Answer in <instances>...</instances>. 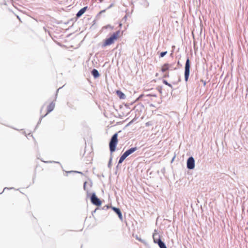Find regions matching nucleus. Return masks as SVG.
Wrapping results in <instances>:
<instances>
[{
	"label": "nucleus",
	"instance_id": "f03ea898",
	"mask_svg": "<svg viewBox=\"0 0 248 248\" xmlns=\"http://www.w3.org/2000/svg\"><path fill=\"white\" fill-rule=\"evenodd\" d=\"M120 32V31H118L114 32L109 38L106 39L103 45V46H109L114 43V41L117 39Z\"/></svg>",
	"mask_w": 248,
	"mask_h": 248
},
{
	"label": "nucleus",
	"instance_id": "393cba45",
	"mask_svg": "<svg viewBox=\"0 0 248 248\" xmlns=\"http://www.w3.org/2000/svg\"><path fill=\"white\" fill-rule=\"evenodd\" d=\"M14 188L13 187H10V188H8V187H5L4 188L2 192H1V193H0V194H1L5 189H13Z\"/></svg>",
	"mask_w": 248,
	"mask_h": 248
},
{
	"label": "nucleus",
	"instance_id": "7c9ffc66",
	"mask_svg": "<svg viewBox=\"0 0 248 248\" xmlns=\"http://www.w3.org/2000/svg\"><path fill=\"white\" fill-rule=\"evenodd\" d=\"M126 19H127V16H126V15H125V16L123 18V20H125H125H126Z\"/></svg>",
	"mask_w": 248,
	"mask_h": 248
},
{
	"label": "nucleus",
	"instance_id": "423d86ee",
	"mask_svg": "<svg viewBox=\"0 0 248 248\" xmlns=\"http://www.w3.org/2000/svg\"><path fill=\"white\" fill-rule=\"evenodd\" d=\"M187 168L189 170H192L195 167V160L192 156L189 157L186 162Z\"/></svg>",
	"mask_w": 248,
	"mask_h": 248
},
{
	"label": "nucleus",
	"instance_id": "412c9836",
	"mask_svg": "<svg viewBox=\"0 0 248 248\" xmlns=\"http://www.w3.org/2000/svg\"><path fill=\"white\" fill-rule=\"evenodd\" d=\"M44 117H45L44 115L41 116V117L40 118V119H39V121L38 122L37 126H38L41 123L43 118H44Z\"/></svg>",
	"mask_w": 248,
	"mask_h": 248
},
{
	"label": "nucleus",
	"instance_id": "6ab92c4d",
	"mask_svg": "<svg viewBox=\"0 0 248 248\" xmlns=\"http://www.w3.org/2000/svg\"><path fill=\"white\" fill-rule=\"evenodd\" d=\"M167 51L161 52L160 54V57H163L167 54Z\"/></svg>",
	"mask_w": 248,
	"mask_h": 248
},
{
	"label": "nucleus",
	"instance_id": "39448f33",
	"mask_svg": "<svg viewBox=\"0 0 248 248\" xmlns=\"http://www.w3.org/2000/svg\"><path fill=\"white\" fill-rule=\"evenodd\" d=\"M91 202L96 206H100L101 204V200L96 196L95 193L94 192H93L91 197Z\"/></svg>",
	"mask_w": 248,
	"mask_h": 248
},
{
	"label": "nucleus",
	"instance_id": "a211bd4d",
	"mask_svg": "<svg viewBox=\"0 0 248 248\" xmlns=\"http://www.w3.org/2000/svg\"><path fill=\"white\" fill-rule=\"evenodd\" d=\"M163 83L164 84H165V85L168 86L169 87H170L171 88H172V85L169 83V82H168V81L165 79H163V81H162Z\"/></svg>",
	"mask_w": 248,
	"mask_h": 248
},
{
	"label": "nucleus",
	"instance_id": "f3484780",
	"mask_svg": "<svg viewBox=\"0 0 248 248\" xmlns=\"http://www.w3.org/2000/svg\"><path fill=\"white\" fill-rule=\"evenodd\" d=\"M174 63H171V64H169V69H170L171 70L177 69V67H174Z\"/></svg>",
	"mask_w": 248,
	"mask_h": 248
},
{
	"label": "nucleus",
	"instance_id": "9b49d317",
	"mask_svg": "<svg viewBox=\"0 0 248 248\" xmlns=\"http://www.w3.org/2000/svg\"><path fill=\"white\" fill-rule=\"evenodd\" d=\"M91 73H92V75L94 77V78H98L100 76V74H99L98 70L96 69H93L91 72Z\"/></svg>",
	"mask_w": 248,
	"mask_h": 248
},
{
	"label": "nucleus",
	"instance_id": "ddd939ff",
	"mask_svg": "<svg viewBox=\"0 0 248 248\" xmlns=\"http://www.w3.org/2000/svg\"><path fill=\"white\" fill-rule=\"evenodd\" d=\"M160 248H167L166 244L161 239L158 240V243H157Z\"/></svg>",
	"mask_w": 248,
	"mask_h": 248
},
{
	"label": "nucleus",
	"instance_id": "b1692460",
	"mask_svg": "<svg viewBox=\"0 0 248 248\" xmlns=\"http://www.w3.org/2000/svg\"><path fill=\"white\" fill-rule=\"evenodd\" d=\"M44 162H46V163H58V164H60V163L59 162H57V161H44Z\"/></svg>",
	"mask_w": 248,
	"mask_h": 248
},
{
	"label": "nucleus",
	"instance_id": "6e6552de",
	"mask_svg": "<svg viewBox=\"0 0 248 248\" xmlns=\"http://www.w3.org/2000/svg\"><path fill=\"white\" fill-rule=\"evenodd\" d=\"M112 209L118 215L120 219L123 220V216L120 209L115 207H112Z\"/></svg>",
	"mask_w": 248,
	"mask_h": 248
},
{
	"label": "nucleus",
	"instance_id": "aec40b11",
	"mask_svg": "<svg viewBox=\"0 0 248 248\" xmlns=\"http://www.w3.org/2000/svg\"><path fill=\"white\" fill-rule=\"evenodd\" d=\"M9 1L12 4L13 6L15 7L16 9H18L17 7L16 6V3L13 0H9Z\"/></svg>",
	"mask_w": 248,
	"mask_h": 248
},
{
	"label": "nucleus",
	"instance_id": "4468645a",
	"mask_svg": "<svg viewBox=\"0 0 248 248\" xmlns=\"http://www.w3.org/2000/svg\"><path fill=\"white\" fill-rule=\"evenodd\" d=\"M169 69V63H165L162 67L161 71L162 72H165Z\"/></svg>",
	"mask_w": 248,
	"mask_h": 248
},
{
	"label": "nucleus",
	"instance_id": "5701e85b",
	"mask_svg": "<svg viewBox=\"0 0 248 248\" xmlns=\"http://www.w3.org/2000/svg\"><path fill=\"white\" fill-rule=\"evenodd\" d=\"M156 89L158 90V91L160 93H162V88L161 87H158L156 88Z\"/></svg>",
	"mask_w": 248,
	"mask_h": 248
},
{
	"label": "nucleus",
	"instance_id": "0eeeda50",
	"mask_svg": "<svg viewBox=\"0 0 248 248\" xmlns=\"http://www.w3.org/2000/svg\"><path fill=\"white\" fill-rule=\"evenodd\" d=\"M55 106V104L54 101L51 102L47 107V112L45 115H44V116H46L47 114L51 112L54 109Z\"/></svg>",
	"mask_w": 248,
	"mask_h": 248
},
{
	"label": "nucleus",
	"instance_id": "20e7f679",
	"mask_svg": "<svg viewBox=\"0 0 248 248\" xmlns=\"http://www.w3.org/2000/svg\"><path fill=\"white\" fill-rule=\"evenodd\" d=\"M190 67V64L189 58V57H187L185 66V80L186 82L187 81L189 77Z\"/></svg>",
	"mask_w": 248,
	"mask_h": 248
},
{
	"label": "nucleus",
	"instance_id": "2eb2a0df",
	"mask_svg": "<svg viewBox=\"0 0 248 248\" xmlns=\"http://www.w3.org/2000/svg\"><path fill=\"white\" fill-rule=\"evenodd\" d=\"M142 5L144 7L147 8L149 6V3L148 2V1L147 0H143L142 2Z\"/></svg>",
	"mask_w": 248,
	"mask_h": 248
},
{
	"label": "nucleus",
	"instance_id": "1a4fd4ad",
	"mask_svg": "<svg viewBox=\"0 0 248 248\" xmlns=\"http://www.w3.org/2000/svg\"><path fill=\"white\" fill-rule=\"evenodd\" d=\"M153 238L154 239V242L155 243H158V241L160 239L159 234L157 232L156 230H155V232L153 234Z\"/></svg>",
	"mask_w": 248,
	"mask_h": 248
},
{
	"label": "nucleus",
	"instance_id": "f704fd0d",
	"mask_svg": "<svg viewBox=\"0 0 248 248\" xmlns=\"http://www.w3.org/2000/svg\"><path fill=\"white\" fill-rule=\"evenodd\" d=\"M43 107H44V106L42 107V108L41 109V112L42 111V108H43Z\"/></svg>",
	"mask_w": 248,
	"mask_h": 248
},
{
	"label": "nucleus",
	"instance_id": "f257e3e1",
	"mask_svg": "<svg viewBox=\"0 0 248 248\" xmlns=\"http://www.w3.org/2000/svg\"><path fill=\"white\" fill-rule=\"evenodd\" d=\"M118 143V134L115 133L111 137L109 143V147L110 152V158L108 163V166L110 168L112 160V153L115 151L116 146Z\"/></svg>",
	"mask_w": 248,
	"mask_h": 248
},
{
	"label": "nucleus",
	"instance_id": "f8f14e48",
	"mask_svg": "<svg viewBox=\"0 0 248 248\" xmlns=\"http://www.w3.org/2000/svg\"><path fill=\"white\" fill-rule=\"evenodd\" d=\"M116 93L120 99H124L125 98V94L122 92L121 91L118 90L116 92Z\"/></svg>",
	"mask_w": 248,
	"mask_h": 248
},
{
	"label": "nucleus",
	"instance_id": "473e14b6",
	"mask_svg": "<svg viewBox=\"0 0 248 248\" xmlns=\"http://www.w3.org/2000/svg\"><path fill=\"white\" fill-rule=\"evenodd\" d=\"M177 64H178V65H180V63L179 61H178V62H177Z\"/></svg>",
	"mask_w": 248,
	"mask_h": 248
},
{
	"label": "nucleus",
	"instance_id": "bb28decb",
	"mask_svg": "<svg viewBox=\"0 0 248 248\" xmlns=\"http://www.w3.org/2000/svg\"><path fill=\"white\" fill-rule=\"evenodd\" d=\"M164 78H169V73H167L166 74H165L164 76H163Z\"/></svg>",
	"mask_w": 248,
	"mask_h": 248
},
{
	"label": "nucleus",
	"instance_id": "4be33fe9",
	"mask_svg": "<svg viewBox=\"0 0 248 248\" xmlns=\"http://www.w3.org/2000/svg\"><path fill=\"white\" fill-rule=\"evenodd\" d=\"M109 208L108 205H106L103 207V209L105 210H108Z\"/></svg>",
	"mask_w": 248,
	"mask_h": 248
},
{
	"label": "nucleus",
	"instance_id": "c9c22d12",
	"mask_svg": "<svg viewBox=\"0 0 248 248\" xmlns=\"http://www.w3.org/2000/svg\"><path fill=\"white\" fill-rule=\"evenodd\" d=\"M132 122H133V121H131V122L129 123V124L132 123Z\"/></svg>",
	"mask_w": 248,
	"mask_h": 248
},
{
	"label": "nucleus",
	"instance_id": "cd10ccee",
	"mask_svg": "<svg viewBox=\"0 0 248 248\" xmlns=\"http://www.w3.org/2000/svg\"><path fill=\"white\" fill-rule=\"evenodd\" d=\"M72 172H77V173H81V172H79V171H66V173H72Z\"/></svg>",
	"mask_w": 248,
	"mask_h": 248
},
{
	"label": "nucleus",
	"instance_id": "dca6fc26",
	"mask_svg": "<svg viewBox=\"0 0 248 248\" xmlns=\"http://www.w3.org/2000/svg\"><path fill=\"white\" fill-rule=\"evenodd\" d=\"M86 184H87L86 182H84V185H83V188H84V190H85L86 191L87 196L89 197L90 196V193H89V191L86 189Z\"/></svg>",
	"mask_w": 248,
	"mask_h": 248
},
{
	"label": "nucleus",
	"instance_id": "9d476101",
	"mask_svg": "<svg viewBox=\"0 0 248 248\" xmlns=\"http://www.w3.org/2000/svg\"><path fill=\"white\" fill-rule=\"evenodd\" d=\"M87 9V6L81 8L79 11L77 13L76 16L78 18L80 17L86 11Z\"/></svg>",
	"mask_w": 248,
	"mask_h": 248
},
{
	"label": "nucleus",
	"instance_id": "2f4dec72",
	"mask_svg": "<svg viewBox=\"0 0 248 248\" xmlns=\"http://www.w3.org/2000/svg\"><path fill=\"white\" fill-rule=\"evenodd\" d=\"M3 4L6 5H7V3H6V2H4L3 3Z\"/></svg>",
	"mask_w": 248,
	"mask_h": 248
},
{
	"label": "nucleus",
	"instance_id": "c756f323",
	"mask_svg": "<svg viewBox=\"0 0 248 248\" xmlns=\"http://www.w3.org/2000/svg\"><path fill=\"white\" fill-rule=\"evenodd\" d=\"M60 89H61V87H59V88L57 90V92H56V97H55V100H56V98H57V95L58 92V91H59Z\"/></svg>",
	"mask_w": 248,
	"mask_h": 248
},
{
	"label": "nucleus",
	"instance_id": "7ed1b4c3",
	"mask_svg": "<svg viewBox=\"0 0 248 248\" xmlns=\"http://www.w3.org/2000/svg\"><path fill=\"white\" fill-rule=\"evenodd\" d=\"M137 150V148L135 147L126 150L120 157L118 161V165L121 164L128 156L133 153Z\"/></svg>",
	"mask_w": 248,
	"mask_h": 248
},
{
	"label": "nucleus",
	"instance_id": "72a5a7b5",
	"mask_svg": "<svg viewBox=\"0 0 248 248\" xmlns=\"http://www.w3.org/2000/svg\"><path fill=\"white\" fill-rule=\"evenodd\" d=\"M17 16V18L18 19H19V20H20V18H19V17L18 16Z\"/></svg>",
	"mask_w": 248,
	"mask_h": 248
},
{
	"label": "nucleus",
	"instance_id": "c85d7f7f",
	"mask_svg": "<svg viewBox=\"0 0 248 248\" xmlns=\"http://www.w3.org/2000/svg\"><path fill=\"white\" fill-rule=\"evenodd\" d=\"M143 94H141L139 96V97L137 99V100H140L142 96H143Z\"/></svg>",
	"mask_w": 248,
	"mask_h": 248
},
{
	"label": "nucleus",
	"instance_id": "a878e982",
	"mask_svg": "<svg viewBox=\"0 0 248 248\" xmlns=\"http://www.w3.org/2000/svg\"><path fill=\"white\" fill-rule=\"evenodd\" d=\"M147 96H154V97H156V95L155 94H148L147 95Z\"/></svg>",
	"mask_w": 248,
	"mask_h": 248
}]
</instances>
